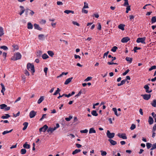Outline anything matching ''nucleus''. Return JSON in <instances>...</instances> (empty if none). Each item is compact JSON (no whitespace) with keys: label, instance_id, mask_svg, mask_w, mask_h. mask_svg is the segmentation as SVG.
Returning <instances> with one entry per match:
<instances>
[{"label":"nucleus","instance_id":"obj_1","mask_svg":"<svg viewBox=\"0 0 156 156\" xmlns=\"http://www.w3.org/2000/svg\"><path fill=\"white\" fill-rule=\"evenodd\" d=\"M22 55L19 52H17L14 54V56L12 57L11 59L12 60L16 61L20 59Z\"/></svg>","mask_w":156,"mask_h":156},{"label":"nucleus","instance_id":"obj_2","mask_svg":"<svg viewBox=\"0 0 156 156\" xmlns=\"http://www.w3.org/2000/svg\"><path fill=\"white\" fill-rule=\"evenodd\" d=\"M27 68L29 70H31L33 73L35 72L34 68V65L30 63H28L27 65Z\"/></svg>","mask_w":156,"mask_h":156},{"label":"nucleus","instance_id":"obj_3","mask_svg":"<svg viewBox=\"0 0 156 156\" xmlns=\"http://www.w3.org/2000/svg\"><path fill=\"white\" fill-rule=\"evenodd\" d=\"M106 134L108 138L111 139L114 137L115 134L114 133H111L109 130H107Z\"/></svg>","mask_w":156,"mask_h":156},{"label":"nucleus","instance_id":"obj_4","mask_svg":"<svg viewBox=\"0 0 156 156\" xmlns=\"http://www.w3.org/2000/svg\"><path fill=\"white\" fill-rule=\"evenodd\" d=\"M145 39L146 38L145 37L142 38H138L137 39L136 42L137 43H141L142 44H145Z\"/></svg>","mask_w":156,"mask_h":156},{"label":"nucleus","instance_id":"obj_5","mask_svg":"<svg viewBox=\"0 0 156 156\" xmlns=\"http://www.w3.org/2000/svg\"><path fill=\"white\" fill-rule=\"evenodd\" d=\"M48 128V126L46 125H44L42 127L40 128L39 129V132L41 133L42 131L45 132Z\"/></svg>","mask_w":156,"mask_h":156},{"label":"nucleus","instance_id":"obj_6","mask_svg":"<svg viewBox=\"0 0 156 156\" xmlns=\"http://www.w3.org/2000/svg\"><path fill=\"white\" fill-rule=\"evenodd\" d=\"M144 88L145 89L146 92L150 93L152 91L151 89H150V87L148 85H146L144 87Z\"/></svg>","mask_w":156,"mask_h":156},{"label":"nucleus","instance_id":"obj_7","mask_svg":"<svg viewBox=\"0 0 156 156\" xmlns=\"http://www.w3.org/2000/svg\"><path fill=\"white\" fill-rule=\"evenodd\" d=\"M141 96H142L143 97V98L145 100H149L151 97V94H142L141 95Z\"/></svg>","mask_w":156,"mask_h":156},{"label":"nucleus","instance_id":"obj_8","mask_svg":"<svg viewBox=\"0 0 156 156\" xmlns=\"http://www.w3.org/2000/svg\"><path fill=\"white\" fill-rule=\"evenodd\" d=\"M117 136L120 138H122L123 139H126L127 138L126 135L125 133L121 134L119 133L117 134Z\"/></svg>","mask_w":156,"mask_h":156},{"label":"nucleus","instance_id":"obj_9","mask_svg":"<svg viewBox=\"0 0 156 156\" xmlns=\"http://www.w3.org/2000/svg\"><path fill=\"white\" fill-rule=\"evenodd\" d=\"M37 112L34 110H32L30 113L29 116L31 118H34L36 115Z\"/></svg>","mask_w":156,"mask_h":156},{"label":"nucleus","instance_id":"obj_10","mask_svg":"<svg viewBox=\"0 0 156 156\" xmlns=\"http://www.w3.org/2000/svg\"><path fill=\"white\" fill-rule=\"evenodd\" d=\"M129 40V38L127 37L123 38L121 40V41L123 43H126Z\"/></svg>","mask_w":156,"mask_h":156},{"label":"nucleus","instance_id":"obj_11","mask_svg":"<svg viewBox=\"0 0 156 156\" xmlns=\"http://www.w3.org/2000/svg\"><path fill=\"white\" fill-rule=\"evenodd\" d=\"M73 77H72L67 79L65 81L64 84L66 85H67L69 84L72 80Z\"/></svg>","mask_w":156,"mask_h":156},{"label":"nucleus","instance_id":"obj_12","mask_svg":"<svg viewBox=\"0 0 156 156\" xmlns=\"http://www.w3.org/2000/svg\"><path fill=\"white\" fill-rule=\"evenodd\" d=\"M148 122L150 125H151L154 122V120L153 118L149 116L148 120Z\"/></svg>","mask_w":156,"mask_h":156},{"label":"nucleus","instance_id":"obj_13","mask_svg":"<svg viewBox=\"0 0 156 156\" xmlns=\"http://www.w3.org/2000/svg\"><path fill=\"white\" fill-rule=\"evenodd\" d=\"M108 140L109 141L112 145H115L117 144V142L116 141H114L112 139H109Z\"/></svg>","mask_w":156,"mask_h":156},{"label":"nucleus","instance_id":"obj_14","mask_svg":"<svg viewBox=\"0 0 156 156\" xmlns=\"http://www.w3.org/2000/svg\"><path fill=\"white\" fill-rule=\"evenodd\" d=\"M44 96H41L37 101V103L38 104H40L44 100Z\"/></svg>","mask_w":156,"mask_h":156},{"label":"nucleus","instance_id":"obj_15","mask_svg":"<svg viewBox=\"0 0 156 156\" xmlns=\"http://www.w3.org/2000/svg\"><path fill=\"white\" fill-rule=\"evenodd\" d=\"M34 26L35 29H37L39 30H41L42 29V28H41L39 26V25L35 23L34 24Z\"/></svg>","mask_w":156,"mask_h":156},{"label":"nucleus","instance_id":"obj_16","mask_svg":"<svg viewBox=\"0 0 156 156\" xmlns=\"http://www.w3.org/2000/svg\"><path fill=\"white\" fill-rule=\"evenodd\" d=\"M28 123L27 122H24L23 123V125L24 126V127L23 129V130H25L27 128L28 125Z\"/></svg>","mask_w":156,"mask_h":156},{"label":"nucleus","instance_id":"obj_17","mask_svg":"<svg viewBox=\"0 0 156 156\" xmlns=\"http://www.w3.org/2000/svg\"><path fill=\"white\" fill-rule=\"evenodd\" d=\"M10 116L8 114H6L5 115H2L1 118L2 119H6L10 117Z\"/></svg>","mask_w":156,"mask_h":156},{"label":"nucleus","instance_id":"obj_18","mask_svg":"<svg viewBox=\"0 0 156 156\" xmlns=\"http://www.w3.org/2000/svg\"><path fill=\"white\" fill-rule=\"evenodd\" d=\"M112 110L114 112L115 114V115H116L117 116H119V115H120V114L117 113V109L116 108H112Z\"/></svg>","mask_w":156,"mask_h":156},{"label":"nucleus","instance_id":"obj_19","mask_svg":"<svg viewBox=\"0 0 156 156\" xmlns=\"http://www.w3.org/2000/svg\"><path fill=\"white\" fill-rule=\"evenodd\" d=\"M23 147L25 148L29 149L30 148V145L27 144V143L26 142L23 144Z\"/></svg>","mask_w":156,"mask_h":156},{"label":"nucleus","instance_id":"obj_20","mask_svg":"<svg viewBox=\"0 0 156 156\" xmlns=\"http://www.w3.org/2000/svg\"><path fill=\"white\" fill-rule=\"evenodd\" d=\"M96 131L93 128H90L89 129V133H95Z\"/></svg>","mask_w":156,"mask_h":156},{"label":"nucleus","instance_id":"obj_21","mask_svg":"<svg viewBox=\"0 0 156 156\" xmlns=\"http://www.w3.org/2000/svg\"><path fill=\"white\" fill-rule=\"evenodd\" d=\"M38 38L40 40H44L45 38L44 35L42 34L39 35H38Z\"/></svg>","mask_w":156,"mask_h":156},{"label":"nucleus","instance_id":"obj_22","mask_svg":"<svg viewBox=\"0 0 156 156\" xmlns=\"http://www.w3.org/2000/svg\"><path fill=\"white\" fill-rule=\"evenodd\" d=\"M33 28V25L31 23L29 22L27 23V28L28 29H32Z\"/></svg>","mask_w":156,"mask_h":156},{"label":"nucleus","instance_id":"obj_23","mask_svg":"<svg viewBox=\"0 0 156 156\" xmlns=\"http://www.w3.org/2000/svg\"><path fill=\"white\" fill-rule=\"evenodd\" d=\"M4 34V30L3 28L0 27V36H2Z\"/></svg>","mask_w":156,"mask_h":156},{"label":"nucleus","instance_id":"obj_24","mask_svg":"<svg viewBox=\"0 0 156 156\" xmlns=\"http://www.w3.org/2000/svg\"><path fill=\"white\" fill-rule=\"evenodd\" d=\"M54 131V130L53 128L50 127L48 128L47 131L48 133L50 132L51 133H52Z\"/></svg>","mask_w":156,"mask_h":156},{"label":"nucleus","instance_id":"obj_25","mask_svg":"<svg viewBox=\"0 0 156 156\" xmlns=\"http://www.w3.org/2000/svg\"><path fill=\"white\" fill-rule=\"evenodd\" d=\"M125 25L122 24H120L118 26V28L121 30H124V27Z\"/></svg>","mask_w":156,"mask_h":156},{"label":"nucleus","instance_id":"obj_26","mask_svg":"<svg viewBox=\"0 0 156 156\" xmlns=\"http://www.w3.org/2000/svg\"><path fill=\"white\" fill-rule=\"evenodd\" d=\"M126 60L129 63H131L132 62V58L127 57L126 58Z\"/></svg>","mask_w":156,"mask_h":156},{"label":"nucleus","instance_id":"obj_27","mask_svg":"<svg viewBox=\"0 0 156 156\" xmlns=\"http://www.w3.org/2000/svg\"><path fill=\"white\" fill-rule=\"evenodd\" d=\"M0 108L2 109H5L7 107V105L5 104H2L0 105Z\"/></svg>","mask_w":156,"mask_h":156},{"label":"nucleus","instance_id":"obj_28","mask_svg":"<svg viewBox=\"0 0 156 156\" xmlns=\"http://www.w3.org/2000/svg\"><path fill=\"white\" fill-rule=\"evenodd\" d=\"M91 114L95 116H96L98 115V114L95 110L92 111L91 112Z\"/></svg>","mask_w":156,"mask_h":156},{"label":"nucleus","instance_id":"obj_29","mask_svg":"<svg viewBox=\"0 0 156 156\" xmlns=\"http://www.w3.org/2000/svg\"><path fill=\"white\" fill-rule=\"evenodd\" d=\"M81 151L80 150V149H76L73 151L72 153V154L73 155H74Z\"/></svg>","mask_w":156,"mask_h":156},{"label":"nucleus","instance_id":"obj_30","mask_svg":"<svg viewBox=\"0 0 156 156\" xmlns=\"http://www.w3.org/2000/svg\"><path fill=\"white\" fill-rule=\"evenodd\" d=\"M27 152L26 150L25 149H22L20 151L21 154H24L26 153Z\"/></svg>","mask_w":156,"mask_h":156},{"label":"nucleus","instance_id":"obj_31","mask_svg":"<svg viewBox=\"0 0 156 156\" xmlns=\"http://www.w3.org/2000/svg\"><path fill=\"white\" fill-rule=\"evenodd\" d=\"M60 91V90L59 88H57V90L53 94V95H56L58 94H59L60 95V94L59 93V92Z\"/></svg>","mask_w":156,"mask_h":156},{"label":"nucleus","instance_id":"obj_32","mask_svg":"<svg viewBox=\"0 0 156 156\" xmlns=\"http://www.w3.org/2000/svg\"><path fill=\"white\" fill-rule=\"evenodd\" d=\"M152 105L154 107H156V100L154 99L153 100L152 102L151 103Z\"/></svg>","mask_w":156,"mask_h":156},{"label":"nucleus","instance_id":"obj_33","mask_svg":"<svg viewBox=\"0 0 156 156\" xmlns=\"http://www.w3.org/2000/svg\"><path fill=\"white\" fill-rule=\"evenodd\" d=\"M49 57L48 55L46 54H44L42 56V58L43 59H45Z\"/></svg>","mask_w":156,"mask_h":156},{"label":"nucleus","instance_id":"obj_34","mask_svg":"<svg viewBox=\"0 0 156 156\" xmlns=\"http://www.w3.org/2000/svg\"><path fill=\"white\" fill-rule=\"evenodd\" d=\"M12 131V129L10 130L9 131H7V130L5 131L2 133L3 135H4L7 133H11Z\"/></svg>","mask_w":156,"mask_h":156},{"label":"nucleus","instance_id":"obj_35","mask_svg":"<svg viewBox=\"0 0 156 156\" xmlns=\"http://www.w3.org/2000/svg\"><path fill=\"white\" fill-rule=\"evenodd\" d=\"M118 49L117 47L115 46L112 47L111 49V51L113 52H115L116 51V50Z\"/></svg>","mask_w":156,"mask_h":156},{"label":"nucleus","instance_id":"obj_36","mask_svg":"<svg viewBox=\"0 0 156 156\" xmlns=\"http://www.w3.org/2000/svg\"><path fill=\"white\" fill-rule=\"evenodd\" d=\"M42 53V52L41 51H37V53L36 55H37V56L38 57H40V56H41Z\"/></svg>","mask_w":156,"mask_h":156},{"label":"nucleus","instance_id":"obj_37","mask_svg":"<svg viewBox=\"0 0 156 156\" xmlns=\"http://www.w3.org/2000/svg\"><path fill=\"white\" fill-rule=\"evenodd\" d=\"M48 53L49 55L51 57H52L54 55V53L53 52L51 51H48Z\"/></svg>","mask_w":156,"mask_h":156},{"label":"nucleus","instance_id":"obj_38","mask_svg":"<svg viewBox=\"0 0 156 156\" xmlns=\"http://www.w3.org/2000/svg\"><path fill=\"white\" fill-rule=\"evenodd\" d=\"M84 6L83 7V8L87 9L89 8L88 4L86 2H84Z\"/></svg>","mask_w":156,"mask_h":156},{"label":"nucleus","instance_id":"obj_39","mask_svg":"<svg viewBox=\"0 0 156 156\" xmlns=\"http://www.w3.org/2000/svg\"><path fill=\"white\" fill-rule=\"evenodd\" d=\"M73 118V116L70 115L68 118H65V120L67 121H69Z\"/></svg>","mask_w":156,"mask_h":156},{"label":"nucleus","instance_id":"obj_40","mask_svg":"<svg viewBox=\"0 0 156 156\" xmlns=\"http://www.w3.org/2000/svg\"><path fill=\"white\" fill-rule=\"evenodd\" d=\"M124 0L125 1V2L123 4V5L125 6H129V3L128 2V0Z\"/></svg>","mask_w":156,"mask_h":156},{"label":"nucleus","instance_id":"obj_41","mask_svg":"<svg viewBox=\"0 0 156 156\" xmlns=\"http://www.w3.org/2000/svg\"><path fill=\"white\" fill-rule=\"evenodd\" d=\"M152 145V144L150 143H147L146 144V146L147 147V148L148 149H149L151 148V146Z\"/></svg>","mask_w":156,"mask_h":156},{"label":"nucleus","instance_id":"obj_42","mask_svg":"<svg viewBox=\"0 0 156 156\" xmlns=\"http://www.w3.org/2000/svg\"><path fill=\"white\" fill-rule=\"evenodd\" d=\"M131 10L130 6H126V13H128L129 11Z\"/></svg>","mask_w":156,"mask_h":156},{"label":"nucleus","instance_id":"obj_43","mask_svg":"<svg viewBox=\"0 0 156 156\" xmlns=\"http://www.w3.org/2000/svg\"><path fill=\"white\" fill-rule=\"evenodd\" d=\"M151 22L152 23H154L156 22V18L155 16H153L151 18Z\"/></svg>","mask_w":156,"mask_h":156},{"label":"nucleus","instance_id":"obj_44","mask_svg":"<svg viewBox=\"0 0 156 156\" xmlns=\"http://www.w3.org/2000/svg\"><path fill=\"white\" fill-rule=\"evenodd\" d=\"M12 47L14 48V50H18L19 49L18 46L16 44H13Z\"/></svg>","mask_w":156,"mask_h":156},{"label":"nucleus","instance_id":"obj_45","mask_svg":"<svg viewBox=\"0 0 156 156\" xmlns=\"http://www.w3.org/2000/svg\"><path fill=\"white\" fill-rule=\"evenodd\" d=\"M88 132V130L87 129H85L83 130L80 131V132L81 133H87Z\"/></svg>","mask_w":156,"mask_h":156},{"label":"nucleus","instance_id":"obj_46","mask_svg":"<svg viewBox=\"0 0 156 156\" xmlns=\"http://www.w3.org/2000/svg\"><path fill=\"white\" fill-rule=\"evenodd\" d=\"M0 48L4 49V50H7L8 49V47L5 46H2L0 47Z\"/></svg>","mask_w":156,"mask_h":156},{"label":"nucleus","instance_id":"obj_47","mask_svg":"<svg viewBox=\"0 0 156 156\" xmlns=\"http://www.w3.org/2000/svg\"><path fill=\"white\" fill-rule=\"evenodd\" d=\"M46 114H44L43 115L42 117L40 119V121H41L42 120L44 119V118H46Z\"/></svg>","mask_w":156,"mask_h":156},{"label":"nucleus","instance_id":"obj_48","mask_svg":"<svg viewBox=\"0 0 156 156\" xmlns=\"http://www.w3.org/2000/svg\"><path fill=\"white\" fill-rule=\"evenodd\" d=\"M68 73V72H66V73H64V72H63L59 76H58L57 77H62V76L63 75H66Z\"/></svg>","mask_w":156,"mask_h":156},{"label":"nucleus","instance_id":"obj_49","mask_svg":"<svg viewBox=\"0 0 156 156\" xmlns=\"http://www.w3.org/2000/svg\"><path fill=\"white\" fill-rule=\"evenodd\" d=\"M141 49L140 48H138L137 47H135L134 48L133 51L135 52H136V50H140Z\"/></svg>","mask_w":156,"mask_h":156},{"label":"nucleus","instance_id":"obj_50","mask_svg":"<svg viewBox=\"0 0 156 156\" xmlns=\"http://www.w3.org/2000/svg\"><path fill=\"white\" fill-rule=\"evenodd\" d=\"M30 9H27L25 10V15L26 16H27L28 14V12H29Z\"/></svg>","mask_w":156,"mask_h":156},{"label":"nucleus","instance_id":"obj_51","mask_svg":"<svg viewBox=\"0 0 156 156\" xmlns=\"http://www.w3.org/2000/svg\"><path fill=\"white\" fill-rule=\"evenodd\" d=\"M156 69V66H151L149 69V71H151V70L155 69Z\"/></svg>","mask_w":156,"mask_h":156},{"label":"nucleus","instance_id":"obj_52","mask_svg":"<svg viewBox=\"0 0 156 156\" xmlns=\"http://www.w3.org/2000/svg\"><path fill=\"white\" fill-rule=\"evenodd\" d=\"M20 112H18L16 114H15L14 113L13 114V117H16L17 116H18L20 115Z\"/></svg>","mask_w":156,"mask_h":156},{"label":"nucleus","instance_id":"obj_53","mask_svg":"<svg viewBox=\"0 0 156 156\" xmlns=\"http://www.w3.org/2000/svg\"><path fill=\"white\" fill-rule=\"evenodd\" d=\"M92 77H88L86 79H85L84 80L85 81H88L90 80L91 79Z\"/></svg>","mask_w":156,"mask_h":156},{"label":"nucleus","instance_id":"obj_54","mask_svg":"<svg viewBox=\"0 0 156 156\" xmlns=\"http://www.w3.org/2000/svg\"><path fill=\"white\" fill-rule=\"evenodd\" d=\"M135 128H136V125L135 124H133L131 125V126L130 127V129H131V130H133L134 129H135Z\"/></svg>","mask_w":156,"mask_h":156},{"label":"nucleus","instance_id":"obj_55","mask_svg":"<svg viewBox=\"0 0 156 156\" xmlns=\"http://www.w3.org/2000/svg\"><path fill=\"white\" fill-rule=\"evenodd\" d=\"M85 9L83 8L82 10V12L83 13H84L85 14H87L88 12V11L87 10H85L84 9Z\"/></svg>","mask_w":156,"mask_h":156},{"label":"nucleus","instance_id":"obj_56","mask_svg":"<svg viewBox=\"0 0 156 156\" xmlns=\"http://www.w3.org/2000/svg\"><path fill=\"white\" fill-rule=\"evenodd\" d=\"M29 12H30L29 13L31 16H32L34 14V12L33 11L31 10L30 9Z\"/></svg>","mask_w":156,"mask_h":156},{"label":"nucleus","instance_id":"obj_57","mask_svg":"<svg viewBox=\"0 0 156 156\" xmlns=\"http://www.w3.org/2000/svg\"><path fill=\"white\" fill-rule=\"evenodd\" d=\"M101 155H106L107 154L106 152L105 151H101Z\"/></svg>","mask_w":156,"mask_h":156},{"label":"nucleus","instance_id":"obj_58","mask_svg":"<svg viewBox=\"0 0 156 156\" xmlns=\"http://www.w3.org/2000/svg\"><path fill=\"white\" fill-rule=\"evenodd\" d=\"M129 71V69H127L124 73L122 74V75L123 76L126 75Z\"/></svg>","mask_w":156,"mask_h":156},{"label":"nucleus","instance_id":"obj_59","mask_svg":"<svg viewBox=\"0 0 156 156\" xmlns=\"http://www.w3.org/2000/svg\"><path fill=\"white\" fill-rule=\"evenodd\" d=\"M5 90V87H2V89L1 90V92L3 93V94H4V92Z\"/></svg>","mask_w":156,"mask_h":156},{"label":"nucleus","instance_id":"obj_60","mask_svg":"<svg viewBox=\"0 0 156 156\" xmlns=\"http://www.w3.org/2000/svg\"><path fill=\"white\" fill-rule=\"evenodd\" d=\"M109 52V51H107L104 54L103 58H105V57L106 56V57L108 55V54Z\"/></svg>","mask_w":156,"mask_h":156},{"label":"nucleus","instance_id":"obj_61","mask_svg":"<svg viewBox=\"0 0 156 156\" xmlns=\"http://www.w3.org/2000/svg\"><path fill=\"white\" fill-rule=\"evenodd\" d=\"M156 130V124H155L153 127L152 132H155Z\"/></svg>","mask_w":156,"mask_h":156},{"label":"nucleus","instance_id":"obj_62","mask_svg":"<svg viewBox=\"0 0 156 156\" xmlns=\"http://www.w3.org/2000/svg\"><path fill=\"white\" fill-rule=\"evenodd\" d=\"M72 23L74 25H76L78 26H80V24L76 22L73 21Z\"/></svg>","mask_w":156,"mask_h":156},{"label":"nucleus","instance_id":"obj_63","mask_svg":"<svg viewBox=\"0 0 156 156\" xmlns=\"http://www.w3.org/2000/svg\"><path fill=\"white\" fill-rule=\"evenodd\" d=\"M101 25L100 23H98V29L99 30H101Z\"/></svg>","mask_w":156,"mask_h":156},{"label":"nucleus","instance_id":"obj_64","mask_svg":"<svg viewBox=\"0 0 156 156\" xmlns=\"http://www.w3.org/2000/svg\"><path fill=\"white\" fill-rule=\"evenodd\" d=\"M151 146L154 149H155L156 148V143L154 144L153 145H152Z\"/></svg>","mask_w":156,"mask_h":156}]
</instances>
